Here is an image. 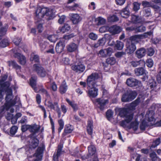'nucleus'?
<instances>
[{"instance_id": "nucleus-1", "label": "nucleus", "mask_w": 161, "mask_h": 161, "mask_svg": "<svg viewBox=\"0 0 161 161\" xmlns=\"http://www.w3.org/2000/svg\"><path fill=\"white\" fill-rule=\"evenodd\" d=\"M115 112H119V115L122 117H125V120L121 121L120 125L124 127L129 129H132L134 131L136 130L138 128V123L136 119L134 121H131L133 118V114L129 111L128 108H116Z\"/></svg>"}, {"instance_id": "nucleus-2", "label": "nucleus", "mask_w": 161, "mask_h": 161, "mask_svg": "<svg viewBox=\"0 0 161 161\" xmlns=\"http://www.w3.org/2000/svg\"><path fill=\"white\" fill-rule=\"evenodd\" d=\"M35 19L39 21L43 17L46 19H50L52 16L51 10L47 8L38 7L36 12Z\"/></svg>"}, {"instance_id": "nucleus-3", "label": "nucleus", "mask_w": 161, "mask_h": 161, "mask_svg": "<svg viewBox=\"0 0 161 161\" xmlns=\"http://www.w3.org/2000/svg\"><path fill=\"white\" fill-rule=\"evenodd\" d=\"M6 103L1 108L2 112L5 109L7 110L10 107L14 106L16 103L15 101L13 100L14 97L12 95V90L8 88L6 91Z\"/></svg>"}, {"instance_id": "nucleus-4", "label": "nucleus", "mask_w": 161, "mask_h": 161, "mask_svg": "<svg viewBox=\"0 0 161 161\" xmlns=\"http://www.w3.org/2000/svg\"><path fill=\"white\" fill-rule=\"evenodd\" d=\"M108 94L106 90L103 89V91L102 97L101 98H98L96 99V102L99 105L98 108L101 110H103L104 108L105 105L108 103V100L106 97L108 98Z\"/></svg>"}, {"instance_id": "nucleus-5", "label": "nucleus", "mask_w": 161, "mask_h": 161, "mask_svg": "<svg viewBox=\"0 0 161 161\" xmlns=\"http://www.w3.org/2000/svg\"><path fill=\"white\" fill-rule=\"evenodd\" d=\"M156 104H153L151 107L152 110L147 111L145 115L146 119L149 126L153 125L155 124L156 119L154 118L155 113L153 110L156 108Z\"/></svg>"}, {"instance_id": "nucleus-6", "label": "nucleus", "mask_w": 161, "mask_h": 161, "mask_svg": "<svg viewBox=\"0 0 161 161\" xmlns=\"http://www.w3.org/2000/svg\"><path fill=\"white\" fill-rule=\"evenodd\" d=\"M98 80L101 81V79L99 77V76L97 73H92L87 77V86L91 87L94 85L98 86L100 84H97Z\"/></svg>"}, {"instance_id": "nucleus-7", "label": "nucleus", "mask_w": 161, "mask_h": 161, "mask_svg": "<svg viewBox=\"0 0 161 161\" xmlns=\"http://www.w3.org/2000/svg\"><path fill=\"white\" fill-rule=\"evenodd\" d=\"M74 36V35L72 34L65 36L57 44L56 47V52L58 53H60L62 52L65 47L64 40H69Z\"/></svg>"}, {"instance_id": "nucleus-8", "label": "nucleus", "mask_w": 161, "mask_h": 161, "mask_svg": "<svg viewBox=\"0 0 161 161\" xmlns=\"http://www.w3.org/2000/svg\"><path fill=\"white\" fill-rule=\"evenodd\" d=\"M45 104L50 109H53L56 111L58 114V117H61V111L57 102H55L53 103L51 101H48L45 103Z\"/></svg>"}, {"instance_id": "nucleus-9", "label": "nucleus", "mask_w": 161, "mask_h": 161, "mask_svg": "<svg viewBox=\"0 0 161 161\" xmlns=\"http://www.w3.org/2000/svg\"><path fill=\"white\" fill-rule=\"evenodd\" d=\"M33 71H36L40 76L44 77L46 75V72L41 66L39 64H36L33 65L32 68Z\"/></svg>"}, {"instance_id": "nucleus-10", "label": "nucleus", "mask_w": 161, "mask_h": 161, "mask_svg": "<svg viewBox=\"0 0 161 161\" xmlns=\"http://www.w3.org/2000/svg\"><path fill=\"white\" fill-rule=\"evenodd\" d=\"M97 86V85H94L90 87L87 86V92L90 97L94 98L98 95V89L96 88Z\"/></svg>"}, {"instance_id": "nucleus-11", "label": "nucleus", "mask_w": 161, "mask_h": 161, "mask_svg": "<svg viewBox=\"0 0 161 161\" xmlns=\"http://www.w3.org/2000/svg\"><path fill=\"white\" fill-rule=\"evenodd\" d=\"M112 38L111 35L107 34H105L103 37L99 39L97 43L95 44L94 47H97L99 46H103L104 45L108 39H111Z\"/></svg>"}, {"instance_id": "nucleus-12", "label": "nucleus", "mask_w": 161, "mask_h": 161, "mask_svg": "<svg viewBox=\"0 0 161 161\" xmlns=\"http://www.w3.org/2000/svg\"><path fill=\"white\" fill-rule=\"evenodd\" d=\"M125 52L128 54L133 53L136 49L135 45L132 42L127 41L126 45Z\"/></svg>"}, {"instance_id": "nucleus-13", "label": "nucleus", "mask_w": 161, "mask_h": 161, "mask_svg": "<svg viewBox=\"0 0 161 161\" xmlns=\"http://www.w3.org/2000/svg\"><path fill=\"white\" fill-rule=\"evenodd\" d=\"M152 34V32L149 31L145 33L144 34L135 35L131 36L130 39L131 40L130 42H138L141 39H142L144 37H147L148 36H150Z\"/></svg>"}, {"instance_id": "nucleus-14", "label": "nucleus", "mask_w": 161, "mask_h": 161, "mask_svg": "<svg viewBox=\"0 0 161 161\" xmlns=\"http://www.w3.org/2000/svg\"><path fill=\"white\" fill-rule=\"evenodd\" d=\"M12 51L14 53V56L19 59L20 63L22 65L25 64L26 63V59L25 56L18 53L17 50L15 49H13Z\"/></svg>"}, {"instance_id": "nucleus-15", "label": "nucleus", "mask_w": 161, "mask_h": 161, "mask_svg": "<svg viewBox=\"0 0 161 161\" xmlns=\"http://www.w3.org/2000/svg\"><path fill=\"white\" fill-rule=\"evenodd\" d=\"M126 83L128 86L131 87L137 86H142V84L140 81L132 78H130L127 79Z\"/></svg>"}, {"instance_id": "nucleus-16", "label": "nucleus", "mask_w": 161, "mask_h": 161, "mask_svg": "<svg viewBox=\"0 0 161 161\" xmlns=\"http://www.w3.org/2000/svg\"><path fill=\"white\" fill-rule=\"evenodd\" d=\"M43 148L42 147H39L36 152L34 154V161H41Z\"/></svg>"}, {"instance_id": "nucleus-17", "label": "nucleus", "mask_w": 161, "mask_h": 161, "mask_svg": "<svg viewBox=\"0 0 161 161\" xmlns=\"http://www.w3.org/2000/svg\"><path fill=\"white\" fill-rule=\"evenodd\" d=\"M71 19L74 24H78L81 20V18L77 14H69Z\"/></svg>"}, {"instance_id": "nucleus-18", "label": "nucleus", "mask_w": 161, "mask_h": 161, "mask_svg": "<svg viewBox=\"0 0 161 161\" xmlns=\"http://www.w3.org/2000/svg\"><path fill=\"white\" fill-rule=\"evenodd\" d=\"M73 70L79 73L83 72L85 69V67L82 64L74 65L72 67Z\"/></svg>"}, {"instance_id": "nucleus-19", "label": "nucleus", "mask_w": 161, "mask_h": 161, "mask_svg": "<svg viewBox=\"0 0 161 161\" xmlns=\"http://www.w3.org/2000/svg\"><path fill=\"white\" fill-rule=\"evenodd\" d=\"M39 141L35 138H32L30 139L29 142V147L30 148H35L38 145Z\"/></svg>"}, {"instance_id": "nucleus-20", "label": "nucleus", "mask_w": 161, "mask_h": 161, "mask_svg": "<svg viewBox=\"0 0 161 161\" xmlns=\"http://www.w3.org/2000/svg\"><path fill=\"white\" fill-rule=\"evenodd\" d=\"M109 30L112 34L115 35L120 33L121 29L119 26L114 25L109 28Z\"/></svg>"}, {"instance_id": "nucleus-21", "label": "nucleus", "mask_w": 161, "mask_h": 161, "mask_svg": "<svg viewBox=\"0 0 161 161\" xmlns=\"http://www.w3.org/2000/svg\"><path fill=\"white\" fill-rule=\"evenodd\" d=\"M146 51L145 49L142 48L138 49L136 52V57L139 58L143 57L146 54Z\"/></svg>"}, {"instance_id": "nucleus-22", "label": "nucleus", "mask_w": 161, "mask_h": 161, "mask_svg": "<svg viewBox=\"0 0 161 161\" xmlns=\"http://www.w3.org/2000/svg\"><path fill=\"white\" fill-rule=\"evenodd\" d=\"M140 101V98L138 97L135 101L131 103L128 108L129 109V111H130V110H134Z\"/></svg>"}, {"instance_id": "nucleus-23", "label": "nucleus", "mask_w": 161, "mask_h": 161, "mask_svg": "<svg viewBox=\"0 0 161 161\" xmlns=\"http://www.w3.org/2000/svg\"><path fill=\"white\" fill-rule=\"evenodd\" d=\"M78 46L74 43H71L67 46L68 51L70 52H74L77 50Z\"/></svg>"}, {"instance_id": "nucleus-24", "label": "nucleus", "mask_w": 161, "mask_h": 161, "mask_svg": "<svg viewBox=\"0 0 161 161\" xmlns=\"http://www.w3.org/2000/svg\"><path fill=\"white\" fill-rule=\"evenodd\" d=\"M68 89V86L66 82L64 81L61 83L59 87V91L61 93L63 94L66 92Z\"/></svg>"}, {"instance_id": "nucleus-25", "label": "nucleus", "mask_w": 161, "mask_h": 161, "mask_svg": "<svg viewBox=\"0 0 161 161\" xmlns=\"http://www.w3.org/2000/svg\"><path fill=\"white\" fill-rule=\"evenodd\" d=\"M155 10L158 13L160 12L161 11V0H157L156 3L153 6Z\"/></svg>"}, {"instance_id": "nucleus-26", "label": "nucleus", "mask_w": 161, "mask_h": 161, "mask_svg": "<svg viewBox=\"0 0 161 161\" xmlns=\"http://www.w3.org/2000/svg\"><path fill=\"white\" fill-rule=\"evenodd\" d=\"M30 126L29 131L33 133H37L40 129V126L36 124L30 125Z\"/></svg>"}, {"instance_id": "nucleus-27", "label": "nucleus", "mask_w": 161, "mask_h": 161, "mask_svg": "<svg viewBox=\"0 0 161 161\" xmlns=\"http://www.w3.org/2000/svg\"><path fill=\"white\" fill-rule=\"evenodd\" d=\"M9 42L6 38L0 39V47L4 48L8 46Z\"/></svg>"}, {"instance_id": "nucleus-28", "label": "nucleus", "mask_w": 161, "mask_h": 161, "mask_svg": "<svg viewBox=\"0 0 161 161\" xmlns=\"http://www.w3.org/2000/svg\"><path fill=\"white\" fill-rule=\"evenodd\" d=\"M93 128V122L91 120L88 121L87 130L88 134L91 135L92 133Z\"/></svg>"}, {"instance_id": "nucleus-29", "label": "nucleus", "mask_w": 161, "mask_h": 161, "mask_svg": "<svg viewBox=\"0 0 161 161\" xmlns=\"http://www.w3.org/2000/svg\"><path fill=\"white\" fill-rule=\"evenodd\" d=\"M88 154L91 157L94 155L96 152V149L94 146L91 145L88 147Z\"/></svg>"}, {"instance_id": "nucleus-30", "label": "nucleus", "mask_w": 161, "mask_h": 161, "mask_svg": "<svg viewBox=\"0 0 161 161\" xmlns=\"http://www.w3.org/2000/svg\"><path fill=\"white\" fill-rule=\"evenodd\" d=\"M131 64L134 67H136L138 65L144 66L145 64V61L142 60L139 61H132L130 62Z\"/></svg>"}, {"instance_id": "nucleus-31", "label": "nucleus", "mask_w": 161, "mask_h": 161, "mask_svg": "<svg viewBox=\"0 0 161 161\" xmlns=\"http://www.w3.org/2000/svg\"><path fill=\"white\" fill-rule=\"evenodd\" d=\"M134 71L135 74L137 76L142 75L144 74H146L145 70L142 67L135 69Z\"/></svg>"}, {"instance_id": "nucleus-32", "label": "nucleus", "mask_w": 161, "mask_h": 161, "mask_svg": "<svg viewBox=\"0 0 161 161\" xmlns=\"http://www.w3.org/2000/svg\"><path fill=\"white\" fill-rule=\"evenodd\" d=\"M36 78L34 79L31 78L30 80V85L33 89L35 92H37L38 91V90L37 87H36Z\"/></svg>"}, {"instance_id": "nucleus-33", "label": "nucleus", "mask_w": 161, "mask_h": 161, "mask_svg": "<svg viewBox=\"0 0 161 161\" xmlns=\"http://www.w3.org/2000/svg\"><path fill=\"white\" fill-rule=\"evenodd\" d=\"M129 14L130 13L127 7L124 8L120 13L121 15L125 18H127L129 15Z\"/></svg>"}, {"instance_id": "nucleus-34", "label": "nucleus", "mask_w": 161, "mask_h": 161, "mask_svg": "<svg viewBox=\"0 0 161 161\" xmlns=\"http://www.w3.org/2000/svg\"><path fill=\"white\" fill-rule=\"evenodd\" d=\"M66 101L70 105L75 111H76L78 109L77 105L74 102H72L68 98L66 99Z\"/></svg>"}, {"instance_id": "nucleus-35", "label": "nucleus", "mask_w": 161, "mask_h": 161, "mask_svg": "<svg viewBox=\"0 0 161 161\" xmlns=\"http://www.w3.org/2000/svg\"><path fill=\"white\" fill-rule=\"evenodd\" d=\"M124 47V43L121 42L119 41H117L116 44L115 45V48L117 50H121Z\"/></svg>"}, {"instance_id": "nucleus-36", "label": "nucleus", "mask_w": 161, "mask_h": 161, "mask_svg": "<svg viewBox=\"0 0 161 161\" xmlns=\"http://www.w3.org/2000/svg\"><path fill=\"white\" fill-rule=\"evenodd\" d=\"M131 21L134 23H139L141 22V19L138 16L132 15L131 16Z\"/></svg>"}, {"instance_id": "nucleus-37", "label": "nucleus", "mask_w": 161, "mask_h": 161, "mask_svg": "<svg viewBox=\"0 0 161 161\" xmlns=\"http://www.w3.org/2000/svg\"><path fill=\"white\" fill-rule=\"evenodd\" d=\"M121 100L123 102H126L130 101L128 92L123 94L121 98Z\"/></svg>"}, {"instance_id": "nucleus-38", "label": "nucleus", "mask_w": 161, "mask_h": 161, "mask_svg": "<svg viewBox=\"0 0 161 161\" xmlns=\"http://www.w3.org/2000/svg\"><path fill=\"white\" fill-rule=\"evenodd\" d=\"M70 29V26L68 24H65L63 26L59 28L60 31L63 33L69 31Z\"/></svg>"}, {"instance_id": "nucleus-39", "label": "nucleus", "mask_w": 161, "mask_h": 161, "mask_svg": "<svg viewBox=\"0 0 161 161\" xmlns=\"http://www.w3.org/2000/svg\"><path fill=\"white\" fill-rule=\"evenodd\" d=\"M73 130V128L71 125L69 124L66 125L64 130V133L63 134L64 135V133H69L72 132Z\"/></svg>"}, {"instance_id": "nucleus-40", "label": "nucleus", "mask_w": 161, "mask_h": 161, "mask_svg": "<svg viewBox=\"0 0 161 161\" xmlns=\"http://www.w3.org/2000/svg\"><path fill=\"white\" fill-rule=\"evenodd\" d=\"M127 92L130 101L134 99L137 95V94L135 91H129Z\"/></svg>"}, {"instance_id": "nucleus-41", "label": "nucleus", "mask_w": 161, "mask_h": 161, "mask_svg": "<svg viewBox=\"0 0 161 161\" xmlns=\"http://www.w3.org/2000/svg\"><path fill=\"white\" fill-rule=\"evenodd\" d=\"M108 20L109 22H114L117 21L118 18L115 15H110L108 18Z\"/></svg>"}, {"instance_id": "nucleus-42", "label": "nucleus", "mask_w": 161, "mask_h": 161, "mask_svg": "<svg viewBox=\"0 0 161 161\" xmlns=\"http://www.w3.org/2000/svg\"><path fill=\"white\" fill-rule=\"evenodd\" d=\"M30 60L31 61L34 60L35 62L38 63L39 62V57L37 55L32 53L31 55Z\"/></svg>"}, {"instance_id": "nucleus-43", "label": "nucleus", "mask_w": 161, "mask_h": 161, "mask_svg": "<svg viewBox=\"0 0 161 161\" xmlns=\"http://www.w3.org/2000/svg\"><path fill=\"white\" fill-rule=\"evenodd\" d=\"M8 116H7V119L8 120H9L11 119V123L12 124H14L17 122V118L15 117L12 118L13 115L11 114H8Z\"/></svg>"}, {"instance_id": "nucleus-44", "label": "nucleus", "mask_w": 161, "mask_h": 161, "mask_svg": "<svg viewBox=\"0 0 161 161\" xmlns=\"http://www.w3.org/2000/svg\"><path fill=\"white\" fill-rule=\"evenodd\" d=\"M160 143V138H158L153 142V144L151 147V148L155 147L158 145Z\"/></svg>"}, {"instance_id": "nucleus-45", "label": "nucleus", "mask_w": 161, "mask_h": 161, "mask_svg": "<svg viewBox=\"0 0 161 161\" xmlns=\"http://www.w3.org/2000/svg\"><path fill=\"white\" fill-rule=\"evenodd\" d=\"M146 30V27L143 25L136 27V32H142Z\"/></svg>"}, {"instance_id": "nucleus-46", "label": "nucleus", "mask_w": 161, "mask_h": 161, "mask_svg": "<svg viewBox=\"0 0 161 161\" xmlns=\"http://www.w3.org/2000/svg\"><path fill=\"white\" fill-rule=\"evenodd\" d=\"M96 20L98 21L99 25L105 24L106 22V19L101 17H98L96 19Z\"/></svg>"}, {"instance_id": "nucleus-47", "label": "nucleus", "mask_w": 161, "mask_h": 161, "mask_svg": "<svg viewBox=\"0 0 161 161\" xmlns=\"http://www.w3.org/2000/svg\"><path fill=\"white\" fill-rule=\"evenodd\" d=\"M106 62L108 64L111 65H113L115 63L116 60L114 58L111 57L107 58L106 60Z\"/></svg>"}, {"instance_id": "nucleus-48", "label": "nucleus", "mask_w": 161, "mask_h": 161, "mask_svg": "<svg viewBox=\"0 0 161 161\" xmlns=\"http://www.w3.org/2000/svg\"><path fill=\"white\" fill-rule=\"evenodd\" d=\"M147 126H149L148 123H146L145 121L143 120L142 121L141 124L140 125V128L142 130H144L145 129V127Z\"/></svg>"}, {"instance_id": "nucleus-49", "label": "nucleus", "mask_w": 161, "mask_h": 161, "mask_svg": "<svg viewBox=\"0 0 161 161\" xmlns=\"http://www.w3.org/2000/svg\"><path fill=\"white\" fill-rule=\"evenodd\" d=\"M156 82L154 80L152 79L149 81V86L151 88H154L156 87Z\"/></svg>"}, {"instance_id": "nucleus-50", "label": "nucleus", "mask_w": 161, "mask_h": 161, "mask_svg": "<svg viewBox=\"0 0 161 161\" xmlns=\"http://www.w3.org/2000/svg\"><path fill=\"white\" fill-rule=\"evenodd\" d=\"M48 45V43L45 41H42L40 44V46L42 51H43Z\"/></svg>"}, {"instance_id": "nucleus-51", "label": "nucleus", "mask_w": 161, "mask_h": 161, "mask_svg": "<svg viewBox=\"0 0 161 161\" xmlns=\"http://www.w3.org/2000/svg\"><path fill=\"white\" fill-rule=\"evenodd\" d=\"M18 129V128L16 126L14 125L12 126L10 131V134L11 135H14Z\"/></svg>"}, {"instance_id": "nucleus-52", "label": "nucleus", "mask_w": 161, "mask_h": 161, "mask_svg": "<svg viewBox=\"0 0 161 161\" xmlns=\"http://www.w3.org/2000/svg\"><path fill=\"white\" fill-rule=\"evenodd\" d=\"M136 161H147V159L145 157H142L139 154H136Z\"/></svg>"}, {"instance_id": "nucleus-53", "label": "nucleus", "mask_w": 161, "mask_h": 161, "mask_svg": "<svg viewBox=\"0 0 161 161\" xmlns=\"http://www.w3.org/2000/svg\"><path fill=\"white\" fill-rule=\"evenodd\" d=\"M98 54L99 56L103 57H106L108 56L107 54H106L105 49L100 50L99 51Z\"/></svg>"}, {"instance_id": "nucleus-54", "label": "nucleus", "mask_w": 161, "mask_h": 161, "mask_svg": "<svg viewBox=\"0 0 161 161\" xmlns=\"http://www.w3.org/2000/svg\"><path fill=\"white\" fill-rule=\"evenodd\" d=\"M57 36L55 35H51L48 37V40L52 42H56L57 40Z\"/></svg>"}, {"instance_id": "nucleus-55", "label": "nucleus", "mask_w": 161, "mask_h": 161, "mask_svg": "<svg viewBox=\"0 0 161 161\" xmlns=\"http://www.w3.org/2000/svg\"><path fill=\"white\" fill-rule=\"evenodd\" d=\"M63 145L60 144L58 145V150L56 153H55V155L58 157H59L61 153V150L63 147Z\"/></svg>"}, {"instance_id": "nucleus-56", "label": "nucleus", "mask_w": 161, "mask_h": 161, "mask_svg": "<svg viewBox=\"0 0 161 161\" xmlns=\"http://www.w3.org/2000/svg\"><path fill=\"white\" fill-rule=\"evenodd\" d=\"M140 4L137 2L133 3V9L135 11H137L140 8Z\"/></svg>"}, {"instance_id": "nucleus-57", "label": "nucleus", "mask_w": 161, "mask_h": 161, "mask_svg": "<svg viewBox=\"0 0 161 161\" xmlns=\"http://www.w3.org/2000/svg\"><path fill=\"white\" fill-rule=\"evenodd\" d=\"M21 41V38L20 37H16L13 40L14 43L17 45H18L20 41Z\"/></svg>"}, {"instance_id": "nucleus-58", "label": "nucleus", "mask_w": 161, "mask_h": 161, "mask_svg": "<svg viewBox=\"0 0 161 161\" xmlns=\"http://www.w3.org/2000/svg\"><path fill=\"white\" fill-rule=\"evenodd\" d=\"M89 38L93 40H96L97 38V36L93 33H91L89 35Z\"/></svg>"}, {"instance_id": "nucleus-59", "label": "nucleus", "mask_w": 161, "mask_h": 161, "mask_svg": "<svg viewBox=\"0 0 161 161\" xmlns=\"http://www.w3.org/2000/svg\"><path fill=\"white\" fill-rule=\"evenodd\" d=\"M147 65L148 67L151 68L153 65V60L151 59H148L147 61Z\"/></svg>"}, {"instance_id": "nucleus-60", "label": "nucleus", "mask_w": 161, "mask_h": 161, "mask_svg": "<svg viewBox=\"0 0 161 161\" xmlns=\"http://www.w3.org/2000/svg\"><path fill=\"white\" fill-rule=\"evenodd\" d=\"M148 55L150 56H152L154 54V51L152 48H149L148 49Z\"/></svg>"}, {"instance_id": "nucleus-61", "label": "nucleus", "mask_w": 161, "mask_h": 161, "mask_svg": "<svg viewBox=\"0 0 161 161\" xmlns=\"http://www.w3.org/2000/svg\"><path fill=\"white\" fill-rule=\"evenodd\" d=\"M51 87L53 91H56L57 90V87L55 83L53 82L50 84Z\"/></svg>"}, {"instance_id": "nucleus-62", "label": "nucleus", "mask_w": 161, "mask_h": 161, "mask_svg": "<svg viewBox=\"0 0 161 161\" xmlns=\"http://www.w3.org/2000/svg\"><path fill=\"white\" fill-rule=\"evenodd\" d=\"M144 16L148 17L151 14L150 9L149 8H146L144 10Z\"/></svg>"}, {"instance_id": "nucleus-63", "label": "nucleus", "mask_w": 161, "mask_h": 161, "mask_svg": "<svg viewBox=\"0 0 161 161\" xmlns=\"http://www.w3.org/2000/svg\"><path fill=\"white\" fill-rule=\"evenodd\" d=\"M105 50L106 52V54H107L108 56H111L113 52V49L110 47H108L105 49Z\"/></svg>"}, {"instance_id": "nucleus-64", "label": "nucleus", "mask_w": 161, "mask_h": 161, "mask_svg": "<svg viewBox=\"0 0 161 161\" xmlns=\"http://www.w3.org/2000/svg\"><path fill=\"white\" fill-rule=\"evenodd\" d=\"M113 113L111 110H109L106 112V115L108 118H111L113 115Z\"/></svg>"}]
</instances>
